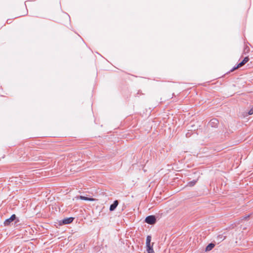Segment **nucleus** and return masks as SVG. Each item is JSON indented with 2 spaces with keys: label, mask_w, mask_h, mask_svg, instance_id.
I'll use <instances>...</instances> for the list:
<instances>
[{
  "label": "nucleus",
  "mask_w": 253,
  "mask_h": 253,
  "mask_svg": "<svg viewBox=\"0 0 253 253\" xmlns=\"http://www.w3.org/2000/svg\"><path fill=\"white\" fill-rule=\"evenodd\" d=\"M214 247V245L213 244H210L206 248V251H211L213 247Z\"/></svg>",
  "instance_id": "7"
},
{
  "label": "nucleus",
  "mask_w": 253,
  "mask_h": 253,
  "mask_svg": "<svg viewBox=\"0 0 253 253\" xmlns=\"http://www.w3.org/2000/svg\"><path fill=\"white\" fill-rule=\"evenodd\" d=\"M145 222L150 224H153L156 222V218L154 216L150 215L145 218Z\"/></svg>",
  "instance_id": "1"
},
{
  "label": "nucleus",
  "mask_w": 253,
  "mask_h": 253,
  "mask_svg": "<svg viewBox=\"0 0 253 253\" xmlns=\"http://www.w3.org/2000/svg\"><path fill=\"white\" fill-rule=\"evenodd\" d=\"M118 204H119V203L117 200L115 201L114 203L110 206V211H114L115 209L116 208V207L118 206Z\"/></svg>",
  "instance_id": "5"
},
{
  "label": "nucleus",
  "mask_w": 253,
  "mask_h": 253,
  "mask_svg": "<svg viewBox=\"0 0 253 253\" xmlns=\"http://www.w3.org/2000/svg\"><path fill=\"white\" fill-rule=\"evenodd\" d=\"M253 114V108H252L249 112L248 115H251Z\"/></svg>",
  "instance_id": "12"
},
{
  "label": "nucleus",
  "mask_w": 253,
  "mask_h": 253,
  "mask_svg": "<svg viewBox=\"0 0 253 253\" xmlns=\"http://www.w3.org/2000/svg\"><path fill=\"white\" fill-rule=\"evenodd\" d=\"M78 199H80L81 200H85V201H93L95 200L94 199L91 198H88L83 196H80L78 197H77Z\"/></svg>",
  "instance_id": "6"
},
{
  "label": "nucleus",
  "mask_w": 253,
  "mask_h": 253,
  "mask_svg": "<svg viewBox=\"0 0 253 253\" xmlns=\"http://www.w3.org/2000/svg\"><path fill=\"white\" fill-rule=\"evenodd\" d=\"M196 182V180H193V181H191L189 183H188V184L190 186H193L195 184Z\"/></svg>",
  "instance_id": "10"
},
{
  "label": "nucleus",
  "mask_w": 253,
  "mask_h": 253,
  "mask_svg": "<svg viewBox=\"0 0 253 253\" xmlns=\"http://www.w3.org/2000/svg\"><path fill=\"white\" fill-rule=\"evenodd\" d=\"M147 251L148 253H155L152 247L151 246H147Z\"/></svg>",
  "instance_id": "8"
},
{
  "label": "nucleus",
  "mask_w": 253,
  "mask_h": 253,
  "mask_svg": "<svg viewBox=\"0 0 253 253\" xmlns=\"http://www.w3.org/2000/svg\"><path fill=\"white\" fill-rule=\"evenodd\" d=\"M74 218L73 217H68L62 220V223L64 224H67L71 223L73 221Z\"/></svg>",
  "instance_id": "4"
},
{
  "label": "nucleus",
  "mask_w": 253,
  "mask_h": 253,
  "mask_svg": "<svg viewBox=\"0 0 253 253\" xmlns=\"http://www.w3.org/2000/svg\"><path fill=\"white\" fill-rule=\"evenodd\" d=\"M249 60V58L248 57H245L244 59V60L241 62H240L236 68H234L233 69V70H235V69H237L238 68L242 67L245 63H246Z\"/></svg>",
  "instance_id": "3"
},
{
  "label": "nucleus",
  "mask_w": 253,
  "mask_h": 253,
  "mask_svg": "<svg viewBox=\"0 0 253 253\" xmlns=\"http://www.w3.org/2000/svg\"><path fill=\"white\" fill-rule=\"evenodd\" d=\"M151 237L150 236H147L146 239V246H150Z\"/></svg>",
  "instance_id": "9"
},
{
  "label": "nucleus",
  "mask_w": 253,
  "mask_h": 253,
  "mask_svg": "<svg viewBox=\"0 0 253 253\" xmlns=\"http://www.w3.org/2000/svg\"><path fill=\"white\" fill-rule=\"evenodd\" d=\"M16 218V215L15 214H13L11 216V217L7 219H6L4 222L5 225L7 226L9 225L11 222L14 221Z\"/></svg>",
  "instance_id": "2"
},
{
  "label": "nucleus",
  "mask_w": 253,
  "mask_h": 253,
  "mask_svg": "<svg viewBox=\"0 0 253 253\" xmlns=\"http://www.w3.org/2000/svg\"><path fill=\"white\" fill-rule=\"evenodd\" d=\"M218 121L216 120V119H213L211 121V124H217Z\"/></svg>",
  "instance_id": "11"
}]
</instances>
